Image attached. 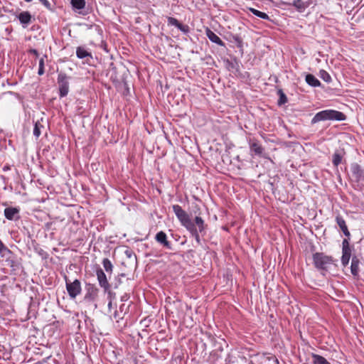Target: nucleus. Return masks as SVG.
<instances>
[{"label":"nucleus","mask_w":364,"mask_h":364,"mask_svg":"<svg viewBox=\"0 0 364 364\" xmlns=\"http://www.w3.org/2000/svg\"><path fill=\"white\" fill-rule=\"evenodd\" d=\"M346 119L345 114L335 109H325L317 112L311 119V124H314L321 121H344Z\"/></svg>","instance_id":"1"},{"label":"nucleus","mask_w":364,"mask_h":364,"mask_svg":"<svg viewBox=\"0 0 364 364\" xmlns=\"http://www.w3.org/2000/svg\"><path fill=\"white\" fill-rule=\"evenodd\" d=\"M352 173L351 183L355 190L364 189V168L358 164H353L350 166Z\"/></svg>","instance_id":"2"},{"label":"nucleus","mask_w":364,"mask_h":364,"mask_svg":"<svg viewBox=\"0 0 364 364\" xmlns=\"http://www.w3.org/2000/svg\"><path fill=\"white\" fill-rule=\"evenodd\" d=\"M313 263L315 267L322 271V274L328 271V266L333 263V259L331 256L325 255L323 252H316L312 256Z\"/></svg>","instance_id":"3"},{"label":"nucleus","mask_w":364,"mask_h":364,"mask_svg":"<svg viewBox=\"0 0 364 364\" xmlns=\"http://www.w3.org/2000/svg\"><path fill=\"white\" fill-rule=\"evenodd\" d=\"M64 279L65 281L66 290L70 298L72 299H75L82 291L80 281L76 279L73 282H70L66 275H65Z\"/></svg>","instance_id":"4"},{"label":"nucleus","mask_w":364,"mask_h":364,"mask_svg":"<svg viewBox=\"0 0 364 364\" xmlns=\"http://www.w3.org/2000/svg\"><path fill=\"white\" fill-rule=\"evenodd\" d=\"M172 208L178 220L186 228L194 224L191 221L189 215L179 205H173Z\"/></svg>","instance_id":"5"},{"label":"nucleus","mask_w":364,"mask_h":364,"mask_svg":"<svg viewBox=\"0 0 364 364\" xmlns=\"http://www.w3.org/2000/svg\"><path fill=\"white\" fill-rule=\"evenodd\" d=\"M350 238H344L342 241L341 264L343 267L349 264L352 251L354 250V247L350 245Z\"/></svg>","instance_id":"6"},{"label":"nucleus","mask_w":364,"mask_h":364,"mask_svg":"<svg viewBox=\"0 0 364 364\" xmlns=\"http://www.w3.org/2000/svg\"><path fill=\"white\" fill-rule=\"evenodd\" d=\"M100 292V289L94 284L87 283L85 284V294L84 296V300L88 303L95 302Z\"/></svg>","instance_id":"7"},{"label":"nucleus","mask_w":364,"mask_h":364,"mask_svg":"<svg viewBox=\"0 0 364 364\" xmlns=\"http://www.w3.org/2000/svg\"><path fill=\"white\" fill-rule=\"evenodd\" d=\"M69 77L64 73H60L58 75V84L59 85V95L65 97L69 92Z\"/></svg>","instance_id":"8"},{"label":"nucleus","mask_w":364,"mask_h":364,"mask_svg":"<svg viewBox=\"0 0 364 364\" xmlns=\"http://www.w3.org/2000/svg\"><path fill=\"white\" fill-rule=\"evenodd\" d=\"M277 6L278 7L293 6L298 12L303 13L309 7V3L304 1L303 0H294L291 3L280 1L277 3Z\"/></svg>","instance_id":"9"},{"label":"nucleus","mask_w":364,"mask_h":364,"mask_svg":"<svg viewBox=\"0 0 364 364\" xmlns=\"http://www.w3.org/2000/svg\"><path fill=\"white\" fill-rule=\"evenodd\" d=\"M96 276L100 287L103 289L104 291H108L110 288V284L107 280L105 273L101 268H98L96 270Z\"/></svg>","instance_id":"10"},{"label":"nucleus","mask_w":364,"mask_h":364,"mask_svg":"<svg viewBox=\"0 0 364 364\" xmlns=\"http://www.w3.org/2000/svg\"><path fill=\"white\" fill-rule=\"evenodd\" d=\"M76 55L78 58L85 60V63L89 65L90 64V61L92 60V53L82 46L77 47Z\"/></svg>","instance_id":"11"},{"label":"nucleus","mask_w":364,"mask_h":364,"mask_svg":"<svg viewBox=\"0 0 364 364\" xmlns=\"http://www.w3.org/2000/svg\"><path fill=\"white\" fill-rule=\"evenodd\" d=\"M250 150L252 154L261 156L264 152V149L255 139H250L249 140Z\"/></svg>","instance_id":"12"},{"label":"nucleus","mask_w":364,"mask_h":364,"mask_svg":"<svg viewBox=\"0 0 364 364\" xmlns=\"http://www.w3.org/2000/svg\"><path fill=\"white\" fill-rule=\"evenodd\" d=\"M335 220H336V224L339 227L340 230L342 231L343 235L346 236L345 238H348V239L350 238L351 235H350V231L348 230V228L346 225V222L345 219L340 214H338L336 216Z\"/></svg>","instance_id":"13"},{"label":"nucleus","mask_w":364,"mask_h":364,"mask_svg":"<svg viewBox=\"0 0 364 364\" xmlns=\"http://www.w3.org/2000/svg\"><path fill=\"white\" fill-rule=\"evenodd\" d=\"M167 22L168 25L174 26L184 34H188L190 31V28L188 25L180 23L176 18L168 17Z\"/></svg>","instance_id":"14"},{"label":"nucleus","mask_w":364,"mask_h":364,"mask_svg":"<svg viewBox=\"0 0 364 364\" xmlns=\"http://www.w3.org/2000/svg\"><path fill=\"white\" fill-rule=\"evenodd\" d=\"M155 240L166 249L172 250L171 243L167 240L166 234L164 231L157 232L155 236Z\"/></svg>","instance_id":"15"},{"label":"nucleus","mask_w":364,"mask_h":364,"mask_svg":"<svg viewBox=\"0 0 364 364\" xmlns=\"http://www.w3.org/2000/svg\"><path fill=\"white\" fill-rule=\"evenodd\" d=\"M4 215L8 220H16L20 218L19 209L12 207H9L4 210Z\"/></svg>","instance_id":"16"},{"label":"nucleus","mask_w":364,"mask_h":364,"mask_svg":"<svg viewBox=\"0 0 364 364\" xmlns=\"http://www.w3.org/2000/svg\"><path fill=\"white\" fill-rule=\"evenodd\" d=\"M205 33L210 41L216 43L218 46H225V43L220 39V38L217 34H215L210 29L207 28L205 31Z\"/></svg>","instance_id":"17"},{"label":"nucleus","mask_w":364,"mask_h":364,"mask_svg":"<svg viewBox=\"0 0 364 364\" xmlns=\"http://www.w3.org/2000/svg\"><path fill=\"white\" fill-rule=\"evenodd\" d=\"M359 259L356 256L352 257L350 272L354 277H358L359 275Z\"/></svg>","instance_id":"18"},{"label":"nucleus","mask_w":364,"mask_h":364,"mask_svg":"<svg viewBox=\"0 0 364 364\" xmlns=\"http://www.w3.org/2000/svg\"><path fill=\"white\" fill-rule=\"evenodd\" d=\"M344 151L343 150H336L332 156V163L334 166H338L341 162L344 156Z\"/></svg>","instance_id":"19"},{"label":"nucleus","mask_w":364,"mask_h":364,"mask_svg":"<svg viewBox=\"0 0 364 364\" xmlns=\"http://www.w3.org/2000/svg\"><path fill=\"white\" fill-rule=\"evenodd\" d=\"M306 83L311 87H319L321 85L320 81L312 74H307L306 75Z\"/></svg>","instance_id":"20"},{"label":"nucleus","mask_w":364,"mask_h":364,"mask_svg":"<svg viewBox=\"0 0 364 364\" xmlns=\"http://www.w3.org/2000/svg\"><path fill=\"white\" fill-rule=\"evenodd\" d=\"M194 221V225H196V227L198 226V231L200 233L205 232L206 229V225L205 224L204 220L200 216H196L195 218Z\"/></svg>","instance_id":"21"},{"label":"nucleus","mask_w":364,"mask_h":364,"mask_svg":"<svg viewBox=\"0 0 364 364\" xmlns=\"http://www.w3.org/2000/svg\"><path fill=\"white\" fill-rule=\"evenodd\" d=\"M186 229L191 232L192 236L194 237V238H195L196 241L197 242V243L198 245H200L201 243L200 235H199L200 232L198 231V229L196 227V225L193 224V225H192L191 226L188 227Z\"/></svg>","instance_id":"22"},{"label":"nucleus","mask_w":364,"mask_h":364,"mask_svg":"<svg viewBox=\"0 0 364 364\" xmlns=\"http://www.w3.org/2000/svg\"><path fill=\"white\" fill-rule=\"evenodd\" d=\"M311 357L314 359V364H331L324 357L320 355L312 353Z\"/></svg>","instance_id":"23"},{"label":"nucleus","mask_w":364,"mask_h":364,"mask_svg":"<svg viewBox=\"0 0 364 364\" xmlns=\"http://www.w3.org/2000/svg\"><path fill=\"white\" fill-rule=\"evenodd\" d=\"M249 10L252 14H254L255 16H256L259 18H261L265 19V20H270L269 16L266 13L262 12V11L257 10L254 8H250Z\"/></svg>","instance_id":"24"},{"label":"nucleus","mask_w":364,"mask_h":364,"mask_svg":"<svg viewBox=\"0 0 364 364\" xmlns=\"http://www.w3.org/2000/svg\"><path fill=\"white\" fill-rule=\"evenodd\" d=\"M71 4L74 9L81 10L85 6V0H71Z\"/></svg>","instance_id":"25"},{"label":"nucleus","mask_w":364,"mask_h":364,"mask_svg":"<svg viewBox=\"0 0 364 364\" xmlns=\"http://www.w3.org/2000/svg\"><path fill=\"white\" fill-rule=\"evenodd\" d=\"M277 95L279 97L278 102H277V104L279 106L284 105L285 103L287 102V101H288L287 97L286 96V95L284 94V92H283V90L282 89H279L277 90Z\"/></svg>","instance_id":"26"},{"label":"nucleus","mask_w":364,"mask_h":364,"mask_svg":"<svg viewBox=\"0 0 364 364\" xmlns=\"http://www.w3.org/2000/svg\"><path fill=\"white\" fill-rule=\"evenodd\" d=\"M102 263L105 270L107 273L111 274L113 270V265L111 261L108 258H104Z\"/></svg>","instance_id":"27"},{"label":"nucleus","mask_w":364,"mask_h":364,"mask_svg":"<svg viewBox=\"0 0 364 364\" xmlns=\"http://www.w3.org/2000/svg\"><path fill=\"white\" fill-rule=\"evenodd\" d=\"M319 77L323 80L325 81L327 83H329L331 82L332 79H331V75H329V73L324 70H321L319 71Z\"/></svg>","instance_id":"28"},{"label":"nucleus","mask_w":364,"mask_h":364,"mask_svg":"<svg viewBox=\"0 0 364 364\" xmlns=\"http://www.w3.org/2000/svg\"><path fill=\"white\" fill-rule=\"evenodd\" d=\"M36 306L31 304L28 310L27 319L30 320L32 318H36Z\"/></svg>","instance_id":"29"},{"label":"nucleus","mask_w":364,"mask_h":364,"mask_svg":"<svg viewBox=\"0 0 364 364\" xmlns=\"http://www.w3.org/2000/svg\"><path fill=\"white\" fill-rule=\"evenodd\" d=\"M44 73V60L43 58H41L39 60V67L38 74L39 75H42Z\"/></svg>","instance_id":"30"},{"label":"nucleus","mask_w":364,"mask_h":364,"mask_svg":"<svg viewBox=\"0 0 364 364\" xmlns=\"http://www.w3.org/2000/svg\"><path fill=\"white\" fill-rule=\"evenodd\" d=\"M31 16L28 11H24V25L30 23Z\"/></svg>","instance_id":"31"},{"label":"nucleus","mask_w":364,"mask_h":364,"mask_svg":"<svg viewBox=\"0 0 364 364\" xmlns=\"http://www.w3.org/2000/svg\"><path fill=\"white\" fill-rule=\"evenodd\" d=\"M105 294H107V298L109 300L112 301V299L115 297V293L112 292L110 290V288L109 289L108 291H104Z\"/></svg>","instance_id":"32"},{"label":"nucleus","mask_w":364,"mask_h":364,"mask_svg":"<svg viewBox=\"0 0 364 364\" xmlns=\"http://www.w3.org/2000/svg\"><path fill=\"white\" fill-rule=\"evenodd\" d=\"M33 134L38 137L41 135V131L39 127H38L37 124H35L34 129H33Z\"/></svg>","instance_id":"33"},{"label":"nucleus","mask_w":364,"mask_h":364,"mask_svg":"<svg viewBox=\"0 0 364 364\" xmlns=\"http://www.w3.org/2000/svg\"><path fill=\"white\" fill-rule=\"evenodd\" d=\"M39 1L47 9H50V4L48 0H39Z\"/></svg>","instance_id":"34"},{"label":"nucleus","mask_w":364,"mask_h":364,"mask_svg":"<svg viewBox=\"0 0 364 364\" xmlns=\"http://www.w3.org/2000/svg\"><path fill=\"white\" fill-rule=\"evenodd\" d=\"M129 299V294L125 293L124 295L121 296V301H126Z\"/></svg>","instance_id":"35"},{"label":"nucleus","mask_w":364,"mask_h":364,"mask_svg":"<svg viewBox=\"0 0 364 364\" xmlns=\"http://www.w3.org/2000/svg\"><path fill=\"white\" fill-rule=\"evenodd\" d=\"M28 52L30 53H32L35 55V58H38V51L36 50V49H29Z\"/></svg>","instance_id":"36"},{"label":"nucleus","mask_w":364,"mask_h":364,"mask_svg":"<svg viewBox=\"0 0 364 364\" xmlns=\"http://www.w3.org/2000/svg\"><path fill=\"white\" fill-rule=\"evenodd\" d=\"M6 247L4 246L3 242L0 240V253H1L4 250H6Z\"/></svg>","instance_id":"37"},{"label":"nucleus","mask_w":364,"mask_h":364,"mask_svg":"<svg viewBox=\"0 0 364 364\" xmlns=\"http://www.w3.org/2000/svg\"><path fill=\"white\" fill-rule=\"evenodd\" d=\"M39 254L42 256L43 258H47L48 257V254L44 252L43 250H41V251L39 252Z\"/></svg>","instance_id":"38"},{"label":"nucleus","mask_w":364,"mask_h":364,"mask_svg":"<svg viewBox=\"0 0 364 364\" xmlns=\"http://www.w3.org/2000/svg\"><path fill=\"white\" fill-rule=\"evenodd\" d=\"M125 255H126L128 257H129V258H130V257H132V250H127L125 251Z\"/></svg>","instance_id":"39"},{"label":"nucleus","mask_w":364,"mask_h":364,"mask_svg":"<svg viewBox=\"0 0 364 364\" xmlns=\"http://www.w3.org/2000/svg\"><path fill=\"white\" fill-rule=\"evenodd\" d=\"M18 20L20 21V22L21 23H23V13H20L18 16Z\"/></svg>","instance_id":"40"},{"label":"nucleus","mask_w":364,"mask_h":364,"mask_svg":"<svg viewBox=\"0 0 364 364\" xmlns=\"http://www.w3.org/2000/svg\"><path fill=\"white\" fill-rule=\"evenodd\" d=\"M272 364H279L277 358H274L272 361Z\"/></svg>","instance_id":"41"},{"label":"nucleus","mask_w":364,"mask_h":364,"mask_svg":"<svg viewBox=\"0 0 364 364\" xmlns=\"http://www.w3.org/2000/svg\"><path fill=\"white\" fill-rule=\"evenodd\" d=\"M107 306H108L109 309L112 308V301L111 300L109 301Z\"/></svg>","instance_id":"42"},{"label":"nucleus","mask_w":364,"mask_h":364,"mask_svg":"<svg viewBox=\"0 0 364 364\" xmlns=\"http://www.w3.org/2000/svg\"><path fill=\"white\" fill-rule=\"evenodd\" d=\"M123 306H124V305L120 306L119 309H120L121 311H122V309H124Z\"/></svg>","instance_id":"43"},{"label":"nucleus","mask_w":364,"mask_h":364,"mask_svg":"<svg viewBox=\"0 0 364 364\" xmlns=\"http://www.w3.org/2000/svg\"><path fill=\"white\" fill-rule=\"evenodd\" d=\"M123 306H124V305L120 306L119 309H120L121 311H122V309H124Z\"/></svg>","instance_id":"44"},{"label":"nucleus","mask_w":364,"mask_h":364,"mask_svg":"<svg viewBox=\"0 0 364 364\" xmlns=\"http://www.w3.org/2000/svg\"><path fill=\"white\" fill-rule=\"evenodd\" d=\"M25 1H27V2H30L32 0H24Z\"/></svg>","instance_id":"45"}]
</instances>
